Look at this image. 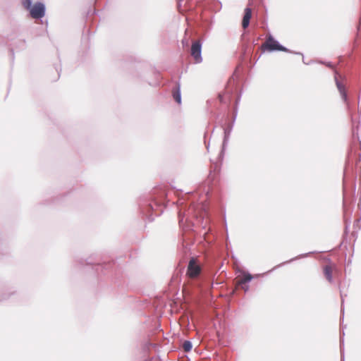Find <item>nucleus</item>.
Returning a JSON list of instances; mask_svg holds the SVG:
<instances>
[{
	"mask_svg": "<svg viewBox=\"0 0 361 361\" xmlns=\"http://www.w3.org/2000/svg\"><path fill=\"white\" fill-rule=\"evenodd\" d=\"M44 6L42 3L34 4L30 10V16L32 18L39 19L44 16Z\"/></svg>",
	"mask_w": 361,
	"mask_h": 361,
	"instance_id": "obj_4",
	"label": "nucleus"
},
{
	"mask_svg": "<svg viewBox=\"0 0 361 361\" xmlns=\"http://www.w3.org/2000/svg\"><path fill=\"white\" fill-rule=\"evenodd\" d=\"M190 54L196 63H200L202 61L201 44L200 41H195L192 44Z\"/></svg>",
	"mask_w": 361,
	"mask_h": 361,
	"instance_id": "obj_5",
	"label": "nucleus"
},
{
	"mask_svg": "<svg viewBox=\"0 0 361 361\" xmlns=\"http://www.w3.org/2000/svg\"><path fill=\"white\" fill-rule=\"evenodd\" d=\"M253 279L249 273L244 272L241 275L238 276L235 278V286L236 288H240L244 291H247L249 286L247 283Z\"/></svg>",
	"mask_w": 361,
	"mask_h": 361,
	"instance_id": "obj_3",
	"label": "nucleus"
},
{
	"mask_svg": "<svg viewBox=\"0 0 361 361\" xmlns=\"http://www.w3.org/2000/svg\"><path fill=\"white\" fill-rule=\"evenodd\" d=\"M201 271L202 268L197 259L194 257L190 259L188 265L186 276L190 279H195L200 276Z\"/></svg>",
	"mask_w": 361,
	"mask_h": 361,
	"instance_id": "obj_2",
	"label": "nucleus"
},
{
	"mask_svg": "<svg viewBox=\"0 0 361 361\" xmlns=\"http://www.w3.org/2000/svg\"><path fill=\"white\" fill-rule=\"evenodd\" d=\"M336 267L334 264H327L324 267V274L329 281H331L332 275Z\"/></svg>",
	"mask_w": 361,
	"mask_h": 361,
	"instance_id": "obj_7",
	"label": "nucleus"
},
{
	"mask_svg": "<svg viewBox=\"0 0 361 361\" xmlns=\"http://www.w3.org/2000/svg\"><path fill=\"white\" fill-rule=\"evenodd\" d=\"M252 17V10L250 8L245 9L244 16L242 20V26L244 29L247 28L249 25L250 18Z\"/></svg>",
	"mask_w": 361,
	"mask_h": 361,
	"instance_id": "obj_6",
	"label": "nucleus"
},
{
	"mask_svg": "<svg viewBox=\"0 0 361 361\" xmlns=\"http://www.w3.org/2000/svg\"><path fill=\"white\" fill-rule=\"evenodd\" d=\"M22 5L25 9L30 10L32 8V1L31 0H23Z\"/></svg>",
	"mask_w": 361,
	"mask_h": 361,
	"instance_id": "obj_10",
	"label": "nucleus"
},
{
	"mask_svg": "<svg viewBox=\"0 0 361 361\" xmlns=\"http://www.w3.org/2000/svg\"><path fill=\"white\" fill-rule=\"evenodd\" d=\"M262 49L269 51H281L289 52L288 49L279 44L270 35L267 37L265 42L262 44Z\"/></svg>",
	"mask_w": 361,
	"mask_h": 361,
	"instance_id": "obj_1",
	"label": "nucleus"
},
{
	"mask_svg": "<svg viewBox=\"0 0 361 361\" xmlns=\"http://www.w3.org/2000/svg\"><path fill=\"white\" fill-rule=\"evenodd\" d=\"M337 86H338V88L339 89L340 92L343 94V96L345 97V94H344V92H343V87L339 84V83H337Z\"/></svg>",
	"mask_w": 361,
	"mask_h": 361,
	"instance_id": "obj_11",
	"label": "nucleus"
},
{
	"mask_svg": "<svg viewBox=\"0 0 361 361\" xmlns=\"http://www.w3.org/2000/svg\"><path fill=\"white\" fill-rule=\"evenodd\" d=\"M173 93V97L174 100L180 104L181 103V97H180V88L179 87H177L176 88L173 89L172 91Z\"/></svg>",
	"mask_w": 361,
	"mask_h": 361,
	"instance_id": "obj_8",
	"label": "nucleus"
},
{
	"mask_svg": "<svg viewBox=\"0 0 361 361\" xmlns=\"http://www.w3.org/2000/svg\"><path fill=\"white\" fill-rule=\"evenodd\" d=\"M219 99L221 102H223V95L221 94H219Z\"/></svg>",
	"mask_w": 361,
	"mask_h": 361,
	"instance_id": "obj_12",
	"label": "nucleus"
},
{
	"mask_svg": "<svg viewBox=\"0 0 361 361\" xmlns=\"http://www.w3.org/2000/svg\"><path fill=\"white\" fill-rule=\"evenodd\" d=\"M183 348L185 352H189L192 349V343L188 341H185L183 344Z\"/></svg>",
	"mask_w": 361,
	"mask_h": 361,
	"instance_id": "obj_9",
	"label": "nucleus"
}]
</instances>
